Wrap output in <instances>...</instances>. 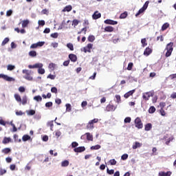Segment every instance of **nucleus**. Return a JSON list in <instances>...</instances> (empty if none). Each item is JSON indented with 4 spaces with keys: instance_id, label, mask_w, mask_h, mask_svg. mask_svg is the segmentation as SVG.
Returning a JSON list of instances; mask_svg holds the SVG:
<instances>
[{
    "instance_id": "46",
    "label": "nucleus",
    "mask_w": 176,
    "mask_h": 176,
    "mask_svg": "<svg viewBox=\"0 0 176 176\" xmlns=\"http://www.w3.org/2000/svg\"><path fill=\"white\" fill-rule=\"evenodd\" d=\"M47 79H51L52 80H54V79H56V75H53V74H49L47 76Z\"/></svg>"
},
{
    "instance_id": "7",
    "label": "nucleus",
    "mask_w": 176,
    "mask_h": 176,
    "mask_svg": "<svg viewBox=\"0 0 176 176\" xmlns=\"http://www.w3.org/2000/svg\"><path fill=\"white\" fill-rule=\"evenodd\" d=\"M85 151H86V148L85 146H79L74 148V151L76 152V153H80L82 152H85Z\"/></svg>"
},
{
    "instance_id": "11",
    "label": "nucleus",
    "mask_w": 176,
    "mask_h": 176,
    "mask_svg": "<svg viewBox=\"0 0 176 176\" xmlns=\"http://www.w3.org/2000/svg\"><path fill=\"white\" fill-rule=\"evenodd\" d=\"M116 109V107H115L114 105H112V104H109L106 107V110L108 111V112H111V111H113Z\"/></svg>"
},
{
    "instance_id": "36",
    "label": "nucleus",
    "mask_w": 176,
    "mask_h": 176,
    "mask_svg": "<svg viewBox=\"0 0 176 176\" xmlns=\"http://www.w3.org/2000/svg\"><path fill=\"white\" fill-rule=\"evenodd\" d=\"M144 12H145V8H140L138 12V13H136L135 16L138 17L139 14H141V13H144Z\"/></svg>"
},
{
    "instance_id": "64",
    "label": "nucleus",
    "mask_w": 176,
    "mask_h": 176,
    "mask_svg": "<svg viewBox=\"0 0 176 176\" xmlns=\"http://www.w3.org/2000/svg\"><path fill=\"white\" fill-rule=\"evenodd\" d=\"M55 135L57 138H58V137H60L61 135V131H56L55 132Z\"/></svg>"
},
{
    "instance_id": "18",
    "label": "nucleus",
    "mask_w": 176,
    "mask_h": 176,
    "mask_svg": "<svg viewBox=\"0 0 176 176\" xmlns=\"http://www.w3.org/2000/svg\"><path fill=\"white\" fill-rule=\"evenodd\" d=\"M30 140H31V136H30V135H24L22 137V141H23V142H26V141H30Z\"/></svg>"
},
{
    "instance_id": "62",
    "label": "nucleus",
    "mask_w": 176,
    "mask_h": 176,
    "mask_svg": "<svg viewBox=\"0 0 176 176\" xmlns=\"http://www.w3.org/2000/svg\"><path fill=\"white\" fill-rule=\"evenodd\" d=\"M11 14H13V10H8L7 12H6V16H7L8 17H10V16Z\"/></svg>"
},
{
    "instance_id": "2",
    "label": "nucleus",
    "mask_w": 176,
    "mask_h": 176,
    "mask_svg": "<svg viewBox=\"0 0 176 176\" xmlns=\"http://www.w3.org/2000/svg\"><path fill=\"white\" fill-rule=\"evenodd\" d=\"M0 78L4 79L7 82H14V78L13 77H10L6 74H1Z\"/></svg>"
},
{
    "instance_id": "60",
    "label": "nucleus",
    "mask_w": 176,
    "mask_h": 176,
    "mask_svg": "<svg viewBox=\"0 0 176 176\" xmlns=\"http://www.w3.org/2000/svg\"><path fill=\"white\" fill-rule=\"evenodd\" d=\"M45 107H46V108H50V107H53V102H48L45 103Z\"/></svg>"
},
{
    "instance_id": "44",
    "label": "nucleus",
    "mask_w": 176,
    "mask_h": 176,
    "mask_svg": "<svg viewBox=\"0 0 176 176\" xmlns=\"http://www.w3.org/2000/svg\"><path fill=\"white\" fill-rule=\"evenodd\" d=\"M15 115H16V116H23V115H25V113L21 111H17L15 112Z\"/></svg>"
},
{
    "instance_id": "28",
    "label": "nucleus",
    "mask_w": 176,
    "mask_h": 176,
    "mask_svg": "<svg viewBox=\"0 0 176 176\" xmlns=\"http://www.w3.org/2000/svg\"><path fill=\"white\" fill-rule=\"evenodd\" d=\"M33 100H34V101H36L37 102H41V101H42V96H36L33 98Z\"/></svg>"
},
{
    "instance_id": "50",
    "label": "nucleus",
    "mask_w": 176,
    "mask_h": 176,
    "mask_svg": "<svg viewBox=\"0 0 176 176\" xmlns=\"http://www.w3.org/2000/svg\"><path fill=\"white\" fill-rule=\"evenodd\" d=\"M133 65H134V64L133 63H129L128 64V67H127L128 71H131V69H133Z\"/></svg>"
},
{
    "instance_id": "42",
    "label": "nucleus",
    "mask_w": 176,
    "mask_h": 176,
    "mask_svg": "<svg viewBox=\"0 0 176 176\" xmlns=\"http://www.w3.org/2000/svg\"><path fill=\"white\" fill-rule=\"evenodd\" d=\"M88 41L89 42H94V41H96V37L93 35H90L88 37Z\"/></svg>"
},
{
    "instance_id": "58",
    "label": "nucleus",
    "mask_w": 176,
    "mask_h": 176,
    "mask_svg": "<svg viewBox=\"0 0 176 176\" xmlns=\"http://www.w3.org/2000/svg\"><path fill=\"white\" fill-rule=\"evenodd\" d=\"M50 36L51 38H58V33L57 32L52 33L51 34Z\"/></svg>"
},
{
    "instance_id": "26",
    "label": "nucleus",
    "mask_w": 176,
    "mask_h": 176,
    "mask_svg": "<svg viewBox=\"0 0 176 176\" xmlns=\"http://www.w3.org/2000/svg\"><path fill=\"white\" fill-rule=\"evenodd\" d=\"M91 151H97L98 149H101V146L99 144H96L95 146H91Z\"/></svg>"
},
{
    "instance_id": "52",
    "label": "nucleus",
    "mask_w": 176,
    "mask_h": 176,
    "mask_svg": "<svg viewBox=\"0 0 176 176\" xmlns=\"http://www.w3.org/2000/svg\"><path fill=\"white\" fill-rule=\"evenodd\" d=\"M36 45H37V47H42V46L45 45V41H39L36 43Z\"/></svg>"
},
{
    "instance_id": "24",
    "label": "nucleus",
    "mask_w": 176,
    "mask_h": 176,
    "mask_svg": "<svg viewBox=\"0 0 176 176\" xmlns=\"http://www.w3.org/2000/svg\"><path fill=\"white\" fill-rule=\"evenodd\" d=\"M68 166H69V161L65 160V161L62 162V163H61L62 167H68Z\"/></svg>"
},
{
    "instance_id": "53",
    "label": "nucleus",
    "mask_w": 176,
    "mask_h": 176,
    "mask_svg": "<svg viewBox=\"0 0 176 176\" xmlns=\"http://www.w3.org/2000/svg\"><path fill=\"white\" fill-rule=\"evenodd\" d=\"M107 174H109V175H112V174H113V173H115V170H114L113 169L109 170V168H107Z\"/></svg>"
},
{
    "instance_id": "34",
    "label": "nucleus",
    "mask_w": 176,
    "mask_h": 176,
    "mask_svg": "<svg viewBox=\"0 0 176 176\" xmlns=\"http://www.w3.org/2000/svg\"><path fill=\"white\" fill-rule=\"evenodd\" d=\"M65 107H66V111L67 112H71V109H72V107L71 106V104L69 103H67L65 104Z\"/></svg>"
},
{
    "instance_id": "54",
    "label": "nucleus",
    "mask_w": 176,
    "mask_h": 176,
    "mask_svg": "<svg viewBox=\"0 0 176 176\" xmlns=\"http://www.w3.org/2000/svg\"><path fill=\"white\" fill-rule=\"evenodd\" d=\"M131 118H130V117H126L124 120V123H131Z\"/></svg>"
},
{
    "instance_id": "30",
    "label": "nucleus",
    "mask_w": 176,
    "mask_h": 176,
    "mask_svg": "<svg viewBox=\"0 0 176 176\" xmlns=\"http://www.w3.org/2000/svg\"><path fill=\"white\" fill-rule=\"evenodd\" d=\"M106 32H112L113 31V28L112 26H107L104 28Z\"/></svg>"
},
{
    "instance_id": "8",
    "label": "nucleus",
    "mask_w": 176,
    "mask_h": 176,
    "mask_svg": "<svg viewBox=\"0 0 176 176\" xmlns=\"http://www.w3.org/2000/svg\"><path fill=\"white\" fill-rule=\"evenodd\" d=\"M69 58L72 63H76V60H78V57L74 54H69Z\"/></svg>"
},
{
    "instance_id": "41",
    "label": "nucleus",
    "mask_w": 176,
    "mask_h": 176,
    "mask_svg": "<svg viewBox=\"0 0 176 176\" xmlns=\"http://www.w3.org/2000/svg\"><path fill=\"white\" fill-rule=\"evenodd\" d=\"M71 146L72 148H74L75 149V148H78L77 146H79V143L76 142H72Z\"/></svg>"
},
{
    "instance_id": "63",
    "label": "nucleus",
    "mask_w": 176,
    "mask_h": 176,
    "mask_svg": "<svg viewBox=\"0 0 176 176\" xmlns=\"http://www.w3.org/2000/svg\"><path fill=\"white\" fill-rule=\"evenodd\" d=\"M52 93H54L55 94H57V88L56 87H53L51 88Z\"/></svg>"
},
{
    "instance_id": "19",
    "label": "nucleus",
    "mask_w": 176,
    "mask_h": 176,
    "mask_svg": "<svg viewBox=\"0 0 176 176\" xmlns=\"http://www.w3.org/2000/svg\"><path fill=\"white\" fill-rule=\"evenodd\" d=\"M85 135H86L87 141H93V135L91 133H86Z\"/></svg>"
},
{
    "instance_id": "4",
    "label": "nucleus",
    "mask_w": 176,
    "mask_h": 176,
    "mask_svg": "<svg viewBox=\"0 0 176 176\" xmlns=\"http://www.w3.org/2000/svg\"><path fill=\"white\" fill-rule=\"evenodd\" d=\"M151 97H153V93L152 92H146L142 94V98L144 100V101L149 100Z\"/></svg>"
},
{
    "instance_id": "16",
    "label": "nucleus",
    "mask_w": 176,
    "mask_h": 176,
    "mask_svg": "<svg viewBox=\"0 0 176 176\" xmlns=\"http://www.w3.org/2000/svg\"><path fill=\"white\" fill-rule=\"evenodd\" d=\"M114 101H116L117 104H120V102H122V98L120 97V95H116Z\"/></svg>"
},
{
    "instance_id": "14",
    "label": "nucleus",
    "mask_w": 176,
    "mask_h": 176,
    "mask_svg": "<svg viewBox=\"0 0 176 176\" xmlns=\"http://www.w3.org/2000/svg\"><path fill=\"white\" fill-rule=\"evenodd\" d=\"M87 129L88 130H93L94 129V124L90 120L87 124Z\"/></svg>"
},
{
    "instance_id": "21",
    "label": "nucleus",
    "mask_w": 176,
    "mask_h": 176,
    "mask_svg": "<svg viewBox=\"0 0 176 176\" xmlns=\"http://www.w3.org/2000/svg\"><path fill=\"white\" fill-rule=\"evenodd\" d=\"M2 153H5V155H8V153H10L12 152V149L10 148H5L1 151Z\"/></svg>"
},
{
    "instance_id": "48",
    "label": "nucleus",
    "mask_w": 176,
    "mask_h": 176,
    "mask_svg": "<svg viewBox=\"0 0 176 176\" xmlns=\"http://www.w3.org/2000/svg\"><path fill=\"white\" fill-rule=\"evenodd\" d=\"M109 163L111 164V166H116L117 162L116 159H112L109 160Z\"/></svg>"
},
{
    "instance_id": "57",
    "label": "nucleus",
    "mask_w": 176,
    "mask_h": 176,
    "mask_svg": "<svg viewBox=\"0 0 176 176\" xmlns=\"http://www.w3.org/2000/svg\"><path fill=\"white\" fill-rule=\"evenodd\" d=\"M23 74H25V75L28 76V75H31V71L30 70H27V69H23L22 71Z\"/></svg>"
},
{
    "instance_id": "29",
    "label": "nucleus",
    "mask_w": 176,
    "mask_h": 176,
    "mask_svg": "<svg viewBox=\"0 0 176 176\" xmlns=\"http://www.w3.org/2000/svg\"><path fill=\"white\" fill-rule=\"evenodd\" d=\"M12 141V139L10 138H6L5 137L3 140V144H9Z\"/></svg>"
},
{
    "instance_id": "3",
    "label": "nucleus",
    "mask_w": 176,
    "mask_h": 176,
    "mask_svg": "<svg viewBox=\"0 0 176 176\" xmlns=\"http://www.w3.org/2000/svg\"><path fill=\"white\" fill-rule=\"evenodd\" d=\"M91 49H93V44L89 43L86 47L81 49L82 52L84 53H91Z\"/></svg>"
},
{
    "instance_id": "37",
    "label": "nucleus",
    "mask_w": 176,
    "mask_h": 176,
    "mask_svg": "<svg viewBox=\"0 0 176 176\" xmlns=\"http://www.w3.org/2000/svg\"><path fill=\"white\" fill-rule=\"evenodd\" d=\"M65 21H63L62 24L59 26L58 30H63V28L68 29V27H65Z\"/></svg>"
},
{
    "instance_id": "23",
    "label": "nucleus",
    "mask_w": 176,
    "mask_h": 176,
    "mask_svg": "<svg viewBox=\"0 0 176 176\" xmlns=\"http://www.w3.org/2000/svg\"><path fill=\"white\" fill-rule=\"evenodd\" d=\"M26 113L27 115H28V116H34V115L35 114V110H28L26 111Z\"/></svg>"
},
{
    "instance_id": "12",
    "label": "nucleus",
    "mask_w": 176,
    "mask_h": 176,
    "mask_svg": "<svg viewBox=\"0 0 176 176\" xmlns=\"http://www.w3.org/2000/svg\"><path fill=\"white\" fill-rule=\"evenodd\" d=\"M134 93H135V89L131 90V91L126 92L124 95V98H129V97H130V96H133V94H134Z\"/></svg>"
},
{
    "instance_id": "27",
    "label": "nucleus",
    "mask_w": 176,
    "mask_h": 176,
    "mask_svg": "<svg viewBox=\"0 0 176 176\" xmlns=\"http://www.w3.org/2000/svg\"><path fill=\"white\" fill-rule=\"evenodd\" d=\"M151 129H152V124L151 123H148L145 125V128L144 130L146 131H149L151 130Z\"/></svg>"
},
{
    "instance_id": "5",
    "label": "nucleus",
    "mask_w": 176,
    "mask_h": 176,
    "mask_svg": "<svg viewBox=\"0 0 176 176\" xmlns=\"http://www.w3.org/2000/svg\"><path fill=\"white\" fill-rule=\"evenodd\" d=\"M135 127H137L138 129H142L143 125H142V122L141 121V118H136L135 120Z\"/></svg>"
},
{
    "instance_id": "45",
    "label": "nucleus",
    "mask_w": 176,
    "mask_h": 176,
    "mask_svg": "<svg viewBox=\"0 0 176 176\" xmlns=\"http://www.w3.org/2000/svg\"><path fill=\"white\" fill-rule=\"evenodd\" d=\"M27 101H28L27 96H23V98H22V104L25 105V104H27Z\"/></svg>"
},
{
    "instance_id": "9",
    "label": "nucleus",
    "mask_w": 176,
    "mask_h": 176,
    "mask_svg": "<svg viewBox=\"0 0 176 176\" xmlns=\"http://www.w3.org/2000/svg\"><path fill=\"white\" fill-rule=\"evenodd\" d=\"M105 24H110L111 25H116L118 24V21L111 20V19H107L104 21Z\"/></svg>"
},
{
    "instance_id": "39",
    "label": "nucleus",
    "mask_w": 176,
    "mask_h": 176,
    "mask_svg": "<svg viewBox=\"0 0 176 176\" xmlns=\"http://www.w3.org/2000/svg\"><path fill=\"white\" fill-rule=\"evenodd\" d=\"M14 68H16V66H14L13 65H8L7 66L8 71H13V69H14Z\"/></svg>"
},
{
    "instance_id": "51",
    "label": "nucleus",
    "mask_w": 176,
    "mask_h": 176,
    "mask_svg": "<svg viewBox=\"0 0 176 176\" xmlns=\"http://www.w3.org/2000/svg\"><path fill=\"white\" fill-rule=\"evenodd\" d=\"M78 24H79V21L78 19L73 20L72 25H74V27H76V25H78Z\"/></svg>"
},
{
    "instance_id": "31",
    "label": "nucleus",
    "mask_w": 176,
    "mask_h": 176,
    "mask_svg": "<svg viewBox=\"0 0 176 176\" xmlns=\"http://www.w3.org/2000/svg\"><path fill=\"white\" fill-rule=\"evenodd\" d=\"M168 27H170V24H168V23H166L162 26V30L166 31Z\"/></svg>"
},
{
    "instance_id": "38",
    "label": "nucleus",
    "mask_w": 176,
    "mask_h": 176,
    "mask_svg": "<svg viewBox=\"0 0 176 176\" xmlns=\"http://www.w3.org/2000/svg\"><path fill=\"white\" fill-rule=\"evenodd\" d=\"M36 51H34V50H32V51H30V52H29V56H30V57H36Z\"/></svg>"
},
{
    "instance_id": "33",
    "label": "nucleus",
    "mask_w": 176,
    "mask_h": 176,
    "mask_svg": "<svg viewBox=\"0 0 176 176\" xmlns=\"http://www.w3.org/2000/svg\"><path fill=\"white\" fill-rule=\"evenodd\" d=\"M156 111V108L155 107L151 106L148 109V113H155Z\"/></svg>"
},
{
    "instance_id": "6",
    "label": "nucleus",
    "mask_w": 176,
    "mask_h": 176,
    "mask_svg": "<svg viewBox=\"0 0 176 176\" xmlns=\"http://www.w3.org/2000/svg\"><path fill=\"white\" fill-rule=\"evenodd\" d=\"M43 67V64L42 63H36L34 65H28V68H30V69H32L34 68H38V69L40 68H42Z\"/></svg>"
},
{
    "instance_id": "22",
    "label": "nucleus",
    "mask_w": 176,
    "mask_h": 176,
    "mask_svg": "<svg viewBox=\"0 0 176 176\" xmlns=\"http://www.w3.org/2000/svg\"><path fill=\"white\" fill-rule=\"evenodd\" d=\"M72 10V6H67L62 12H71Z\"/></svg>"
},
{
    "instance_id": "49",
    "label": "nucleus",
    "mask_w": 176,
    "mask_h": 176,
    "mask_svg": "<svg viewBox=\"0 0 176 176\" xmlns=\"http://www.w3.org/2000/svg\"><path fill=\"white\" fill-rule=\"evenodd\" d=\"M141 43H142V45L143 47H145V46H146V45H148V44L146 43V38H142V39L141 40Z\"/></svg>"
},
{
    "instance_id": "17",
    "label": "nucleus",
    "mask_w": 176,
    "mask_h": 176,
    "mask_svg": "<svg viewBox=\"0 0 176 176\" xmlns=\"http://www.w3.org/2000/svg\"><path fill=\"white\" fill-rule=\"evenodd\" d=\"M151 53H152V49H151L149 47H146L144 52V55L149 56V54H151Z\"/></svg>"
},
{
    "instance_id": "13",
    "label": "nucleus",
    "mask_w": 176,
    "mask_h": 176,
    "mask_svg": "<svg viewBox=\"0 0 176 176\" xmlns=\"http://www.w3.org/2000/svg\"><path fill=\"white\" fill-rule=\"evenodd\" d=\"M141 146H142V143L135 142L133 143L132 148L133 149H137V148H141Z\"/></svg>"
},
{
    "instance_id": "32",
    "label": "nucleus",
    "mask_w": 176,
    "mask_h": 176,
    "mask_svg": "<svg viewBox=\"0 0 176 176\" xmlns=\"http://www.w3.org/2000/svg\"><path fill=\"white\" fill-rule=\"evenodd\" d=\"M50 71H54V68H56V64L50 63L48 66Z\"/></svg>"
},
{
    "instance_id": "1",
    "label": "nucleus",
    "mask_w": 176,
    "mask_h": 176,
    "mask_svg": "<svg viewBox=\"0 0 176 176\" xmlns=\"http://www.w3.org/2000/svg\"><path fill=\"white\" fill-rule=\"evenodd\" d=\"M174 45V43L170 42L167 44L166 50V57H170L171 56V54L173 53V50H174V48H173V46Z\"/></svg>"
},
{
    "instance_id": "25",
    "label": "nucleus",
    "mask_w": 176,
    "mask_h": 176,
    "mask_svg": "<svg viewBox=\"0 0 176 176\" xmlns=\"http://www.w3.org/2000/svg\"><path fill=\"white\" fill-rule=\"evenodd\" d=\"M14 97L16 101H17V102H21V97L20 96V95L15 94L14 95Z\"/></svg>"
},
{
    "instance_id": "35",
    "label": "nucleus",
    "mask_w": 176,
    "mask_h": 176,
    "mask_svg": "<svg viewBox=\"0 0 176 176\" xmlns=\"http://www.w3.org/2000/svg\"><path fill=\"white\" fill-rule=\"evenodd\" d=\"M53 122H54V120H52V121H50V122H48L47 123V126H48L50 127V130H51L52 131H53V126H54Z\"/></svg>"
},
{
    "instance_id": "43",
    "label": "nucleus",
    "mask_w": 176,
    "mask_h": 176,
    "mask_svg": "<svg viewBox=\"0 0 176 176\" xmlns=\"http://www.w3.org/2000/svg\"><path fill=\"white\" fill-rule=\"evenodd\" d=\"M67 47H68V49H69V50L74 51V44L69 43L67 44Z\"/></svg>"
},
{
    "instance_id": "59",
    "label": "nucleus",
    "mask_w": 176,
    "mask_h": 176,
    "mask_svg": "<svg viewBox=\"0 0 176 176\" xmlns=\"http://www.w3.org/2000/svg\"><path fill=\"white\" fill-rule=\"evenodd\" d=\"M38 73L40 74L41 75H43V74H45V69H42V67L38 69Z\"/></svg>"
},
{
    "instance_id": "10",
    "label": "nucleus",
    "mask_w": 176,
    "mask_h": 176,
    "mask_svg": "<svg viewBox=\"0 0 176 176\" xmlns=\"http://www.w3.org/2000/svg\"><path fill=\"white\" fill-rule=\"evenodd\" d=\"M100 17H101V13L98 12V11H96L92 15V19H94V20H97Z\"/></svg>"
},
{
    "instance_id": "56",
    "label": "nucleus",
    "mask_w": 176,
    "mask_h": 176,
    "mask_svg": "<svg viewBox=\"0 0 176 176\" xmlns=\"http://www.w3.org/2000/svg\"><path fill=\"white\" fill-rule=\"evenodd\" d=\"M128 158H129V155H127V154H123L121 156L122 160H127Z\"/></svg>"
},
{
    "instance_id": "40",
    "label": "nucleus",
    "mask_w": 176,
    "mask_h": 176,
    "mask_svg": "<svg viewBox=\"0 0 176 176\" xmlns=\"http://www.w3.org/2000/svg\"><path fill=\"white\" fill-rule=\"evenodd\" d=\"M9 41H10V39L8 37L5 38L4 40L1 43V46H5V45H6V43H8L9 42Z\"/></svg>"
},
{
    "instance_id": "15",
    "label": "nucleus",
    "mask_w": 176,
    "mask_h": 176,
    "mask_svg": "<svg viewBox=\"0 0 176 176\" xmlns=\"http://www.w3.org/2000/svg\"><path fill=\"white\" fill-rule=\"evenodd\" d=\"M171 171H168V172H164V171H162V172H160L159 173V176H171Z\"/></svg>"
},
{
    "instance_id": "55",
    "label": "nucleus",
    "mask_w": 176,
    "mask_h": 176,
    "mask_svg": "<svg viewBox=\"0 0 176 176\" xmlns=\"http://www.w3.org/2000/svg\"><path fill=\"white\" fill-rule=\"evenodd\" d=\"M38 24L39 27H43V25H45V21L39 20L38 21Z\"/></svg>"
},
{
    "instance_id": "61",
    "label": "nucleus",
    "mask_w": 176,
    "mask_h": 176,
    "mask_svg": "<svg viewBox=\"0 0 176 176\" xmlns=\"http://www.w3.org/2000/svg\"><path fill=\"white\" fill-rule=\"evenodd\" d=\"M160 113L162 116H166V111L163 109L160 110Z\"/></svg>"
},
{
    "instance_id": "47",
    "label": "nucleus",
    "mask_w": 176,
    "mask_h": 176,
    "mask_svg": "<svg viewBox=\"0 0 176 176\" xmlns=\"http://www.w3.org/2000/svg\"><path fill=\"white\" fill-rule=\"evenodd\" d=\"M127 12L122 13L120 16V19H126V17H127Z\"/></svg>"
},
{
    "instance_id": "20",
    "label": "nucleus",
    "mask_w": 176,
    "mask_h": 176,
    "mask_svg": "<svg viewBox=\"0 0 176 176\" xmlns=\"http://www.w3.org/2000/svg\"><path fill=\"white\" fill-rule=\"evenodd\" d=\"M30 24V20L26 19L22 21V27L23 28H25V27H28Z\"/></svg>"
}]
</instances>
